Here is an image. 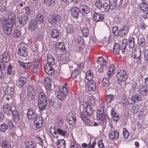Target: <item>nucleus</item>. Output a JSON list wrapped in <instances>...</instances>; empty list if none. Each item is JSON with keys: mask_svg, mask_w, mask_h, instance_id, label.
Masks as SVG:
<instances>
[{"mask_svg": "<svg viewBox=\"0 0 148 148\" xmlns=\"http://www.w3.org/2000/svg\"><path fill=\"white\" fill-rule=\"evenodd\" d=\"M27 116L28 119L33 120L34 125L37 128H40L42 125V118L37 114L33 109L29 108L28 110Z\"/></svg>", "mask_w": 148, "mask_h": 148, "instance_id": "f257e3e1", "label": "nucleus"}, {"mask_svg": "<svg viewBox=\"0 0 148 148\" xmlns=\"http://www.w3.org/2000/svg\"><path fill=\"white\" fill-rule=\"evenodd\" d=\"M127 42V39L125 38L123 39L120 42L121 45L120 48L119 44L116 43L113 48V52L114 54L115 55L119 54L121 56L123 55L126 47Z\"/></svg>", "mask_w": 148, "mask_h": 148, "instance_id": "f03ea898", "label": "nucleus"}, {"mask_svg": "<svg viewBox=\"0 0 148 148\" xmlns=\"http://www.w3.org/2000/svg\"><path fill=\"white\" fill-rule=\"evenodd\" d=\"M47 105V97L43 93H40L38 99V107L40 110L45 109Z\"/></svg>", "mask_w": 148, "mask_h": 148, "instance_id": "7ed1b4c3", "label": "nucleus"}, {"mask_svg": "<svg viewBox=\"0 0 148 148\" xmlns=\"http://www.w3.org/2000/svg\"><path fill=\"white\" fill-rule=\"evenodd\" d=\"M108 129L109 139L113 141H116L119 138V133L114 129L111 124L109 125Z\"/></svg>", "mask_w": 148, "mask_h": 148, "instance_id": "20e7f679", "label": "nucleus"}, {"mask_svg": "<svg viewBox=\"0 0 148 148\" xmlns=\"http://www.w3.org/2000/svg\"><path fill=\"white\" fill-rule=\"evenodd\" d=\"M81 103L83 107V114L88 116H90L91 115L92 113V110L91 106L85 102Z\"/></svg>", "mask_w": 148, "mask_h": 148, "instance_id": "39448f33", "label": "nucleus"}, {"mask_svg": "<svg viewBox=\"0 0 148 148\" xmlns=\"http://www.w3.org/2000/svg\"><path fill=\"white\" fill-rule=\"evenodd\" d=\"M116 77L119 81H124L127 78L126 72L123 69H119L117 70Z\"/></svg>", "mask_w": 148, "mask_h": 148, "instance_id": "423d86ee", "label": "nucleus"}, {"mask_svg": "<svg viewBox=\"0 0 148 148\" xmlns=\"http://www.w3.org/2000/svg\"><path fill=\"white\" fill-rule=\"evenodd\" d=\"M61 19V17L60 15L55 14L49 17L47 21L49 23L54 25L59 22Z\"/></svg>", "mask_w": 148, "mask_h": 148, "instance_id": "0eeeda50", "label": "nucleus"}, {"mask_svg": "<svg viewBox=\"0 0 148 148\" xmlns=\"http://www.w3.org/2000/svg\"><path fill=\"white\" fill-rule=\"evenodd\" d=\"M96 116L97 119L101 120L100 122V124L102 125L103 123L106 122L108 117L106 115H103L102 112L100 110H97L96 112Z\"/></svg>", "mask_w": 148, "mask_h": 148, "instance_id": "6e6552de", "label": "nucleus"}, {"mask_svg": "<svg viewBox=\"0 0 148 148\" xmlns=\"http://www.w3.org/2000/svg\"><path fill=\"white\" fill-rule=\"evenodd\" d=\"M79 102L81 103L85 102L87 103H90L92 105H93L95 102V100L94 98L92 96H85L79 100Z\"/></svg>", "mask_w": 148, "mask_h": 148, "instance_id": "1a4fd4ad", "label": "nucleus"}, {"mask_svg": "<svg viewBox=\"0 0 148 148\" xmlns=\"http://www.w3.org/2000/svg\"><path fill=\"white\" fill-rule=\"evenodd\" d=\"M12 27V24L11 23H6L2 25L4 33L6 34H10L11 33Z\"/></svg>", "mask_w": 148, "mask_h": 148, "instance_id": "9d476101", "label": "nucleus"}, {"mask_svg": "<svg viewBox=\"0 0 148 148\" xmlns=\"http://www.w3.org/2000/svg\"><path fill=\"white\" fill-rule=\"evenodd\" d=\"M66 119L68 123L72 125H74L75 123V117L74 114L72 112L66 115Z\"/></svg>", "mask_w": 148, "mask_h": 148, "instance_id": "9b49d317", "label": "nucleus"}, {"mask_svg": "<svg viewBox=\"0 0 148 148\" xmlns=\"http://www.w3.org/2000/svg\"><path fill=\"white\" fill-rule=\"evenodd\" d=\"M3 110L4 113L6 115H10L13 110H12V107L9 104L5 103L3 106Z\"/></svg>", "mask_w": 148, "mask_h": 148, "instance_id": "f8f14e48", "label": "nucleus"}, {"mask_svg": "<svg viewBox=\"0 0 148 148\" xmlns=\"http://www.w3.org/2000/svg\"><path fill=\"white\" fill-rule=\"evenodd\" d=\"M86 87L89 91H94L96 88V84L95 82L91 81L86 82Z\"/></svg>", "mask_w": 148, "mask_h": 148, "instance_id": "ddd939ff", "label": "nucleus"}, {"mask_svg": "<svg viewBox=\"0 0 148 148\" xmlns=\"http://www.w3.org/2000/svg\"><path fill=\"white\" fill-rule=\"evenodd\" d=\"M80 12L83 15H86L90 11L88 6L84 5H80L79 6Z\"/></svg>", "mask_w": 148, "mask_h": 148, "instance_id": "4468645a", "label": "nucleus"}, {"mask_svg": "<svg viewBox=\"0 0 148 148\" xmlns=\"http://www.w3.org/2000/svg\"><path fill=\"white\" fill-rule=\"evenodd\" d=\"M27 80V79L25 77H20L17 80L16 85L18 87L21 88L24 85Z\"/></svg>", "mask_w": 148, "mask_h": 148, "instance_id": "2eb2a0df", "label": "nucleus"}, {"mask_svg": "<svg viewBox=\"0 0 148 148\" xmlns=\"http://www.w3.org/2000/svg\"><path fill=\"white\" fill-rule=\"evenodd\" d=\"M27 95L31 99H33L34 98L35 92L34 88L32 86H29L27 89Z\"/></svg>", "mask_w": 148, "mask_h": 148, "instance_id": "dca6fc26", "label": "nucleus"}, {"mask_svg": "<svg viewBox=\"0 0 148 148\" xmlns=\"http://www.w3.org/2000/svg\"><path fill=\"white\" fill-rule=\"evenodd\" d=\"M94 20L97 22L102 21L104 18L103 15L99 12H95L93 14Z\"/></svg>", "mask_w": 148, "mask_h": 148, "instance_id": "f3484780", "label": "nucleus"}, {"mask_svg": "<svg viewBox=\"0 0 148 148\" xmlns=\"http://www.w3.org/2000/svg\"><path fill=\"white\" fill-rule=\"evenodd\" d=\"M18 21L22 26L25 25L29 21L28 17L26 15H23L18 18Z\"/></svg>", "mask_w": 148, "mask_h": 148, "instance_id": "a211bd4d", "label": "nucleus"}, {"mask_svg": "<svg viewBox=\"0 0 148 148\" xmlns=\"http://www.w3.org/2000/svg\"><path fill=\"white\" fill-rule=\"evenodd\" d=\"M52 65L48 64H46L44 65V68L46 73L48 75H51L54 72Z\"/></svg>", "mask_w": 148, "mask_h": 148, "instance_id": "6ab92c4d", "label": "nucleus"}, {"mask_svg": "<svg viewBox=\"0 0 148 148\" xmlns=\"http://www.w3.org/2000/svg\"><path fill=\"white\" fill-rule=\"evenodd\" d=\"M18 54L22 56L25 57L27 54V51L26 48L24 46H21L18 50Z\"/></svg>", "mask_w": 148, "mask_h": 148, "instance_id": "aec40b11", "label": "nucleus"}, {"mask_svg": "<svg viewBox=\"0 0 148 148\" xmlns=\"http://www.w3.org/2000/svg\"><path fill=\"white\" fill-rule=\"evenodd\" d=\"M47 59L48 63L46 64H48L51 65H53L55 64V60L52 54L48 53L47 55Z\"/></svg>", "mask_w": 148, "mask_h": 148, "instance_id": "412c9836", "label": "nucleus"}, {"mask_svg": "<svg viewBox=\"0 0 148 148\" xmlns=\"http://www.w3.org/2000/svg\"><path fill=\"white\" fill-rule=\"evenodd\" d=\"M32 70L33 72L36 74H37L39 71V62L38 59L35 60Z\"/></svg>", "mask_w": 148, "mask_h": 148, "instance_id": "4be33fe9", "label": "nucleus"}, {"mask_svg": "<svg viewBox=\"0 0 148 148\" xmlns=\"http://www.w3.org/2000/svg\"><path fill=\"white\" fill-rule=\"evenodd\" d=\"M138 92L143 95H146L147 93L148 89L146 86L142 85L140 86Z\"/></svg>", "mask_w": 148, "mask_h": 148, "instance_id": "5701e85b", "label": "nucleus"}, {"mask_svg": "<svg viewBox=\"0 0 148 148\" xmlns=\"http://www.w3.org/2000/svg\"><path fill=\"white\" fill-rule=\"evenodd\" d=\"M71 14L73 17L75 18H77L80 12L79 8H78L76 7H73L71 9Z\"/></svg>", "mask_w": 148, "mask_h": 148, "instance_id": "b1692460", "label": "nucleus"}, {"mask_svg": "<svg viewBox=\"0 0 148 148\" xmlns=\"http://www.w3.org/2000/svg\"><path fill=\"white\" fill-rule=\"evenodd\" d=\"M55 47L56 49L58 50L61 51H65L66 48L64 43L62 42H58L55 44Z\"/></svg>", "mask_w": 148, "mask_h": 148, "instance_id": "393cba45", "label": "nucleus"}, {"mask_svg": "<svg viewBox=\"0 0 148 148\" xmlns=\"http://www.w3.org/2000/svg\"><path fill=\"white\" fill-rule=\"evenodd\" d=\"M142 97L138 93L134 94L132 97V100L134 102L138 103L142 99Z\"/></svg>", "mask_w": 148, "mask_h": 148, "instance_id": "a878e982", "label": "nucleus"}, {"mask_svg": "<svg viewBox=\"0 0 148 148\" xmlns=\"http://www.w3.org/2000/svg\"><path fill=\"white\" fill-rule=\"evenodd\" d=\"M94 75L92 72L90 71H87L85 74V82L92 81V79L93 78Z\"/></svg>", "mask_w": 148, "mask_h": 148, "instance_id": "bb28decb", "label": "nucleus"}, {"mask_svg": "<svg viewBox=\"0 0 148 148\" xmlns=\"http://www.w3.org/2000/svg\"><path fill=\"white\" fill-rule=\"evenodd\" d=\"M142 54L141 50L140 48H138L134 51L133 57L134 58H136L139 60L141 59V55Z\"/></svg>", "mask_w": 148, "mask_h": 148, "instance_id": "cd10ccee", "label": "nucleus"}, {"mask_svg": "<svg viewBox=\"0 0 148 148\" xmlns=\"http://www.w3.org/2000/svg\"><path fill=\"white\" fill-rule=\"evenodd\" d=\"M52 82L50 78L46 77L45 80V84L46 88L48 90L51 89Z\"/></svg>", "mask_w": 148, "mask_h": 148, "instance_id": "c85d7f7f", "label": "nucleus"}, {"mask_svg": "<svg viewBox=\"0 0 148 148\" xmlns=\"http://www.w3.org/2000/svg\"><path fill=\"white\" fill-rule=\"evenodd\" d=\"M56 143L59 148H65L66 143L64 139L57 140Z\"/></svg>", "mask_w": 148, "mask_h": 148, "instance_id": "c756f323", "label": "nucleus"}, {"mask_svg": "<svg viewBox=\"0 0 148 148\" xmlns=\"http://www.w3.org/2000/svg\"><path fill=\"white\" fill-rule=\"evenodd\" d=\"M34 21L38 24H42L44 21L43 15L40 14H38L36 16L35 20Z\"/></svg>", "mask_w": 148, "mask_h": 148, "instance_id": "7c9ffc66", "label": "nucleus"}, {"mask_svg": "<svg viewBox=\"0 0 148 148\" xmlns=\"http://www.w3.org/2000/svg\"><path fill=\"white\" fill-rule=\"evenodd\" d=\"M67 84H64L63 85L61 86L60 87L59 91V93L60 94V93H63V95H66L68 93V91L67 90Z\"/></svg>", "mask_w": 148, "mask_h": 148, "instance_id": "2f4dec72", "label": "nucleus"}, {"mask_svg": "<svg viewBox=\"0 0 148 148\" xmlns=\"http://www.w3.org/2000/svg\"><path fill=\"white\" fill-rule=\"evenodd\" d=\"M97 62L100 66H106L107 64L106 60L101 56L98 57Z\"/></svg>", "mask_w": 148, "mask_h": 148, "instance_id": "473e14b6", "label": "nucleus"}, {"mask_svg": "<svg viewBox=\"0 0 148 148\" xmlns=\"http://www.w3.org/2000/svg\"><path fill=\"white\" fill-rule=\"evenodd\" d=\"M12 120L13 121L16 123H17L19 120L18 113L17 111L14 110L12 112Z\"/></svg>", "mask_w": 148, "mask_h": 148, "instance_id": "72a5a7b5", "label": "nucleus"}, {"mask_svg": "<svg viewBox=\"0 0 148 148\" xmlns=\"http://www.w3.org/2000/svg\"><path fill=\"white\" fill-rule=\"evenodd\" d=\"M14 88L13 86L8 87L6 90V95H10L11 97H13L14 95Z\"/></svg>", "mask_w": 148, "mask_h": 148, "instance_id": "f704fd0d", "label": "nucleus"}, {"mask_svg": "<svg viewBox=\"0 0 148 148\" xmlns=\"http://www.w3.org/2000/svg\"><path fill=\"white\" fill-rule=\"evenodd\" d=\"M66 31L67 34H72L74 33V27L73 25L69 24L66 29Z\"/></svg>", "mask_w": 148, "mask_h": 148, "instance_id": "c9c22d12", "label": "nucleus"}, {"mask_svg": "<svg viewBox=\"0 0 148 148\" xmlns=\"http://www.w3.org/2000/svg\"><path fill=\"white\" fill-rule=\"evenodd\" d=\"M129 31V29L127 26H124L122 27L120 30V34L123 36V35L125 36Z\"/></svg>", "mask_w": 148, "mask_h": 148, "instance_id": "e433bc0d", "label": "nucleus"}, {"mask_svg": "<svg viewBox=\"0 0 148 148\" xmlns=\"http://www.w3.org/2000/svg\"><path fill=\"white\" fill-rule=\"evenodd\" d=\"M110 8L111 9L110 5L107 3H103V6H102L100 10L102 12H106L108 11Z\"/></svg>", "mask_w": 148, "mask_h": 148, "instance_id": "4c0bfd02", "label": "nucleus"}, {"mask_svg": "<svg viewBox=\"0 0 148 148\" xmlns=\"http://www.w3.org/2000/svg\"><path fill=\"white\" fill-rule=\"evenodd\" d=\"M18 62L20 66L24 68L28 69L32 65L31 62H24L19 61Z\"/></svg>", "mask_w": 148, "mask_h": 148, "instance_id": "58836bf2", "label": "nucleus"}, {"mask_svg": "<svg viewBox=\"0 0 148 148\" xmlns=\"http://www.w3.org/2000/svg\"><path fill=\"white\" fill-rule=\"evenodd\" d=\"M115 68L114 66L112 64L109 66L107 72V75L108 78H110L111 76L114 73Z\"/></svg>", "mask_w": 148, "mask_h": 148, "instance_id": "ea45409f", "label": "nucleus"}, {"mask_svg": "<svg viewBox=\"0 0 148 148\" xmlns=\"http://www.w3.org/2000/svg\"><path fill=\"white\" fill-rule=\"evenodd\" d=\"M8 125L5 123H3L0 125V132H5L8 128Z\"/></svg>", "mask_w": 148, "mask_h": 148, "instance_id": "a19ab883", "label": "nucleus"}, {"mask_svg": "<svg viewBox=\"0 0 148 148\" xmlns=\"http://www.w3.org/2000/svg\"><path fill=\"white\" fill-rule=\"evenodd\" d=\"M57 130L56 128L53 126H51L49 129L50 132L52 136L54 137L57 138Z\"/></svg>", "mask_w": 148, "mask_h": 148, "instance_id": "79ce46f5", "label": "nucleus"}, {"mask_svg": "<svg viewBox=\"0 0 148 148\" xmlns=\"http://www.w3.org/2000/svg\"><path fill=\"white\" fill-rule=\"evenodd\" d=\"M106 77L103 78L101 82V85L103 87H108L109 85L110 82L109 81V79Z\"/></svg>", "mask_w": 148, "mask_h": 148, "instance_id": "37998d69", "label": "nucleus"}, {"mask_svg": "<svg viewBox=\"0 0 148 148\" xmlns=\"http://www.w3.org/2000/svg\"><path fill=\"white\" fill-rule=\"evenodd\" d=\"M81 30L83 36L85 37H87L89 35V31L86 26L83 27L81 28Z\"/></svg>", "mask_w": 148, "mask_h": 148, "instance_id": "c03bdc74", "label": "nucleus"}, {"mask_svg": "<svg viewBox=\"0 0 148 148\" xmlns=\"http://www.w3.org/2000/svg\"><path fill=\"white\" fill-rule=\"evenodd\" d=\"M10 57L7 51H5L2 56V61L6 62L9 61Z\"/></svg>", "mask_w": 148, "mask_h": 148, "instance_id": "a18cd8bd", "label": "nucleus"}, {"mask_svg": "<svg viewBox=\"0 0 148 148\" xmlns=\"http://www.w3.org/2000/svg\"><path fill=\"white\" fill-rule=\"evenodd\" d=\"M24 145L26 148H34L35 146L34 143L30 141L25 142Z\"/></svg>", "mask_w": 148, "mask_h": 148, "instance_id": "49530a36", "label": "nucleus"}, {"mask_svg": "<svg viewBox=\"0 0 148 148\" xmlns=\"http://www.w3.org/2000/svg\"><path fill=\"white\" fill-rule=\"evenodd\" d=\"M36 23L34 21H32L29 24V28L31 31L34 32L36 27Z\"/></svg>", "mask_w": 148, "mask_h": 148, "instance_id": "de8ad7c7", "label": "nucleus"}, {"mask_svg": "<svg viewBox=\"0 0 148 148\" xmlns=\"http://www.w3.org/2000/svg\"><path fill=\"white\" fill-rule=\"evenodd\" d=\"M59 33L58 30L54 29L52 30L51 32V36L53 38L57 39L59 37Z\"/></svg>", "mask_w": 148, "mask_h": 148, "instance_id": "09e8293b", "label": "nucleus"}, {"mask_svg": "<svg viewBox=\"0 0 148 148\" xmlns=\"http://www.w3.org/2000/svg\"><path fill=\"white\" fill-rule=\"evenodd\" d=\"M3 148H10L11 145L10 142L8 140H4L1 144Z\"/></svg>", "mask_w": 148, "mask_h": 148, "instance_id": "8fccbe9b", "label": "nucleus"}, {"mask_svg": "<svg viewBox=\"0 0 148 148\" xmlns=\"http://www.w3.org/2000/svg\"><path fill=\"white\" fill-rule=\"evenodd\" d=\"M128 44L130 48L134 47L135 45L134 38L133 37H130L128 39Z\"/></svg>", "mask_w": 148, "mask_h": 148, "instance_id": "3c124183", "label": "nucleus"}, {"mask_svg": "<svg viewBox=\"0 0 148 148\" xmlns=\"http://www.w3.org/2000/svg\"><path fill=\"white\" fill-rule=\"evenodd\" d=\"M80 71L77 69L73 71L71 73V76L74 78L79 77Z\"/></svg>", "mask_w": 148, "mask_h": 148, "instance_id": "603ef678", "label": "nucleus"}, {"mask_svg": "<svg viewBox=\"0 0 148 148\" xmlns=\"http://www.w3.org/2000/svg\"><path fill=\"white\" fill-rule=\"evenodd\" d=\"M140 7L141 10L145 11L148 8V4L146 2L141 3L140 4Z\"/></svg>", "mask_w": 148, "mask_h": 148, "instance_id": "864d4df0", "label": "nucleus"}, {"mask_svg": "<svg viewBox=\"0 0 148 148\" xmlns=\"http://www.w3.org/2000/svg\"><path fill=\"white\" fill-rule=\"evenodd\" d=\"M84 114L80 113V116L83 121L86 123H89L90 122V119L86 116Z\"/></svg>", "mask_w": 148, "mask_h": 148, "instance_id": "5fc2aeb1", "label": "nucleus"}, {"mask_svg": "<svg viewBox=\"0 0 148 148\" xmlns=\"http://www.w3.org/2000/svg\"><path fill=\"white\" fill-rule=\"evenodd\" d=\"M57 133L59 135L64 137L67 134L66 131L62 130L60 128L57 129Z\"/></svg>", "mask_w": 148, "mask_h": 148, "instance_id": "6e6d98bb", "label": "nucleus"}, {"mask_svg": "<svg viewBox=\"0 0 148 148\" xmlns=\"http://www.w3.org/2000/svg\"><path fill=\"white\" fill-rule=\"evenodd\" d=\"M112 32L113 34L115 36H117L120 34V30H118V28L117 26H114L112 28Z\"/></svg>", "mask_w": 148, "mask_h": 148, "instance_id": "4d7b16f0", "label": "nucleus"}, {"mask_svg": "<svg viewBox=\"0 0 148 148\" xmlns=\"http://www.w3.org/2000/svg\"><path fill=\"white\" fill-rule=\"evenodd\" d=\"M116 2V0H110L109 4L111 7V9H114L115 8Z\"/></svg>", "mask_w": 148, "mask_h": 148, "instance_id": "13d9d810", "label": "nucleus"}, {"mask_svg": "<svg viewBox=\"0 0 148 148\" xmlns=\"http://www.w3.org/2000/svg\"><path fill=\"white\" fill-rule=\"evenodd\" d=\"M70 70L73 71L77 70V65L73 62H71L69 64Z\"/></svg>", "mask_w": 148, "mask_h": 148, "instance_id": "bf43d9fd", "label": "nucleus"}, {"mask_svg": "<svg viewBox=\"0 0 148 148\" xmlns=\"http://www.w3.org/2000/svg\"><path fill=\"white\" fill-rule=\"evenodd\" d=\"M60 61L61 63L64 64L67 63L68 61V59L67 57L62 56L60 57Z\"/></svg>", "mask_w": 148, "mask_h": 148, "instance_id": "052dcab7", "label": "nucleus"}, {"mask_svg": "<svg viewBox=\"0 0 148 148\" xmlns=\"http://www.w3.org/2000/svg\"><path fill=\"white\" fill-rule=\"evenodd\" d=\"M114 96L112 94L108 95L107 96L106 100L107 103H109L113 100Z\"/></svg>", "mask_w": 148, "mask_h": 148, "instance_id": "680f3d73", "label": "nucleus"}, {"mask_svg": "<svg viewBox=\"0 0 148 148\" xmlns=\"http://www.w3.org/2000/svg\"><path fill=\"white\" fill-rule=\"evenodd\" d=\"M77 147L78 146L76 143L75 141L74 140H71L70 145V148H77Z\"/></svg>", "mask_w": 148, "mask_h": 148, "instance_id": "e2e57ef3", "label": "nucleus"}, {"mask_svg": "<svg viewBox=\"0 0 148 148\" xmlns=\"http://www.w3.org/2000/svg\"><path fill=\"white\" fill-rule=\"evenodd\" d=\"M63 93H60V94L59 93V91H58L57 92V97L58 99L60 101H63L64 99V98L66 95H64L63 96Z\"/></svg>", "mask_w": 148, "mask_h": 148, "instance_id": "0e129e2a", "label": "nucleus"}, {"mask_svg": "<svg viewBox=\"0 0 148 148\" xmlns=\"http://www.w3.org/2000/svg\"><path fill=\"white\" fill-rule=\"evenodd\" d=\"M145 39L143 37H140L138 39V43L140 46H143L145 44Z\"/></svg>", "mask_w": 148, "mask_h": 148, "instance_id": "69168bd1", "label": "nucleus"}, {"mask_svg": "<svg viewBox=\"0 0 148 148\" xmlns=\"http://www.w3.org/2000/svg\"><path fill=\"white\" fill-rule=\"evenodd\" d=\"M123 132L124 138H127L129 136V133L126 128H123Z\"/></svg>", "mask_w": 148, "mask_h": 148, "instance_id": "338daca9", "label": "nucleus"}, {"mask_svg": "<svg viewBox=\"0 0 148 148\" xmlns=\"http://www.w3.org/2000/svg\"><path fill=\"white\" fill-rule=\"evenodd\" d=\"M96 7L100 10L102 6L101 1L100 0H97L95 3Z\"/></svg>", "mask_w": 148, "mask_h": 148, "instance_id": "774afa93", "label": "nucleus"}]
</instances>
